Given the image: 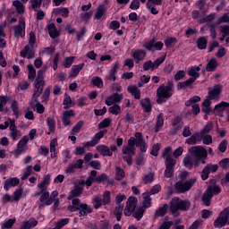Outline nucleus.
Masks as SVG:
<instances>
[{"mask_svg": "<svg viewBox=\"0 0 229 229\" xmlns=\"http://www.w3.org/2000/svg\"><path fill=\"white\" fill-rule=\"evenodd\" d=\"M173 96V83H169L168 85H161L157 89V105H162V103H165L167 99H169Z\"/></svg>", "mask_w": 229, "mask_h": 229, "instance_id": "f257e3e1", "label": "nucleus"}, {"mask_svg": "<svg viewBox=\"0 0 229 229\" xmlns=\"http://www.w3.org/2000/svg\"><path fill=\"white\" fill-rule=\"evenodd\" d=\"M217 194H221V187H219V185L211 184L208 186L201 198L203 205H206V207H210V199H212L214 196H217Z\"/></svg>", "mask_w": 229, "mask_h": 229, "instance_id": "f03ea898", "label": "nucleus"}, {"mask_svg": "<svg viewBox=\"0 0 229 229\" xmlns=\"http://www.w3.org/2000/svg\"><path fill=\"white\" fill-rule=\"evenodd\" d=\"M191 207L189 200H182L180 198L174 197L170 202V211L176 214L178 210H187Z\"/></svg>", "mask_w": 229, "mask_h": 229, "instance_id": "7ed1b4c3", "label": "nucleus"}, {"mask_svg": "<svg viewBox=\"0 0 229 229\" xmlns=\"http://www.w3.org/2000/svg\"><path fill=\"white\" fill-rule=\"evenodd\" d=\"M189 153L198 160L199 158H207L208 152L202 146H193L189 148Z\"/></svg>", "mask_w": 229, "mask_h": 229, "instance_id": "20e7f679", "label": "nucleus"}, {"mask_svg": "<svg viewBox=\"0 0 229 229\" xmlns=\"http://www.w3.org/2000/svg\"><path fill=\"white\" fill-rule=\"evenodd\" d=\"M44 71L39 70L38 71V75L36 78V84L34 88V96H40L42 92L44 91Z\"/></svg>", "mask_w": 229, "mask_h": 229, "instance_id": "39448f33", "label": "nucleus"}, {"mask_svg": "<svg viewBox=\"0 0 229 229\" xmlns=\"http://www.w3.org/2000/svg\"><path fill=\"white\" fill-rule=\"evenodd\" d=\"M228 217H229V207L225 208L219 215V216L215 220L214 226L215 228H223V226L226 225V223H228Z\"/></svg>", "mask_w": 229, "mask_h": 229, "instance_id": "423d86ee", "label": "nucleus"}, {"mask_svg": "<svg viewBox=\"0 0 229 229\" xmlns=\"http://www.w3.org/2000/svg\"><path fill=\"white\" fill-rule=\"evenodd\" d=\"M194 183H196V178H191L186 182H178L175 183V189L179 192H187L188 191H191V188L194 186Z\"/></svg>", "mask_w": 229, "mask_h": 229, "instance_id": "0eeeda50", "label": "nucleus"}, {"mask_svg": "<svg viewBox=\"0 0 229 229\" xmlns=\"http://www.w3.org/2000/svg\"><path fill=\"white\" fill-rule=\"evenodd\" d=\"M139 200L135 197H129L126 202V206L123 211L124 216H130L133 212H135V208H137V203Z\"/></svg>", "mask_w": 229, "mask_h": 229, "instance_id": "6e6552de", "label": "nucleus"}, {"mask_svg": "<svg viewBox=\"0 0 229 229\" xmlns=\"http://www.w3.org/2000/svg\"><path fill=\"white\" fill-rule=\"evenodd\" d=\"M171 147H166L162 153V157L163 158H165V167L174 168V165H176V161L173 158V156H171Z\"/></svg>", "mask_w": 229, "mask_h": 229, "instance_id": "1a4fd4ad", "label": "nucleus"}, {"mask_svg": "<svg viewBox=\"0 0 229 229\" xmlns=\"http://www.w3.org/2000/svg\"><path fill=\"white\" fill-rule=\"evenodd\" d=\"M123 160L131 165L133 164V157H135V147H123Z\"/></svg>", "mask_w": 229, "mask_h": 229, "instance_id": "9d476101", "label": "nucleus"}, {"mask_svg": "<svg viewBox=\"0 0 229 229\" xmlns=\"http://www.w3.org/2000/svg\"><path fill=\"white\" fill-rule=\"evenodd\" d=\"M30 141V138L28 136H24L17 144V148L14 151V155L19 157V155H22L25 151H28V142Z\"/></svg>", "mask_w": 229, "mask_h": 229, "instance_id": "9b49d317", "label": "nucleus"}, {"mask_svg": "<svg viewBox=\"0 0 229 229\" xmlns=\"http://www.w3.org/2000/svg\"><path fill=\"white\" fill-rule=\"evenodd\" d=\"M15 37H25L26 36V21L24 18L19 20V24L13 27Z\"/></svg>", "mask_w": 229, "mask_h": 229, "instance_id": "f8f14e48", "label": "nucleus"}, {"mask_svg": "<svg viewBox=\"0 0 229 229\" xmlns=\"http://www.w3.org/2000/svg\"><path fill=\"white\" fill-rule=\"evenodd\" d=\"M21 58H35V47L33 45H26L24 49L20 52Z\"/></svg>", "mask_w": 229, "mask_h": 229, "instance_id": "ddd939ff", "label": "nucleus"}, {"mask_svg": "<svg viewBox=\"0 0 229 229\" xmlns=\"http://www.w3.org/2000/svg\"><path fill=\"white\" fill-rule=\"evenodd\" d=\"M10 122V137L13 141L19 140V138L21 137V131L17 130V125H15V120L9 119Z\"/></svg>", "mask_w": 229, "mask_h": 229, "instance_id": "4468645a", "label": "nucleus"}, {"mask_svg": "<svg viewBox=\"0 0 229 229\" xmlns=\"http://www.w3.org/2000/svg\"><path fill=\"white\" fill-rule=\"evenodd\" d=\"M76 169H83V159L71 163L64 172L66 174H72V173H76Z\"/></svg>", "mask_w": 229, "mask_h": 229, "instance_id": "2eb2a0df", "label": "nucleus"}, {"mask_svg": "<svg viewBox=\"0 0 229 229\" xmlns=\"http://www.w3.org/2000/svg\"><path fill=\"white\" fill-rule=\"evenodd\" d=\"M221 90H223V86L221 84H216L213 88L209 89L208 98L211 99H217L219 98V94H221Z\"/></svg>", "mask_w": 229, "mask_h": 229, "instance_id": "dca6fc26", "label": "nucleus"}, {"mask_svg": "<svg viewBox=\"0 0 229 229\" xmlns=\"http://www.w3.org/2000/svg\"><path fill=\"white\" fill-rule=\"evenodd\" d=\"M134 139H135L136 146L140 148V151H142L143 153H146V151L148 150V147L146 146V141L142 137V133L136 132Z\"/></svg>", "mask_w": 229, "mask_h": 229, "instance_id": "f3484780", "label": "nucleus"}, {"mask_svg": "<svg viewBox=\"0 0 229 229\" xmlns=\"http://www.w3.org/2000/svg\"><path fill=\"white\" fill-rule=\"evenodd\" d=\"M123 98L124 97L123 96V94H118V93L112 94L106 98V105H107V106H112L114 103H121Z\"/></svg>", "mask_w": 229, "mask_h": 229, "instance_id": "a211bd4d", "label": "nucleus"}, {"mask_svg": "<svg viewBox=\"0 0 229 229\" xmlns=\"http://www.w3.org/2000/svg\"><path fill=\"white\" fill-rule=\"evenodd\" d=\"M71 117H74L73 110H67L64 112L62 121L64 126H71L72 124L71 122Z\"/></svg>", "mask_w": 229, "mask_h": 229, "instance_id": "6ab92c4d", "label": "nucleus"}, {"mask_svg": "<svg viewBox=\"0 0 229 229\" xmlns=\"http://www.w3.org/2000/svg\"><path fill=\"white\" fill-rule=\"evenodd\" d=\"M131 57L136 64H139V62H142L146 58V51L140 49L134 50L131 52Z\"/></svg>", "mask_w": 229, "mask_h": 229, "instance_id": "aec40b11", "label": "nucleus"}, {"mask_svg": "<svg viewBox=\"0 0 229 229\" xmlns=\"http://www.w3.org/2000/svg\"><path fill=\"white\" fill-rule=\"evenodd\" d=\"M203 136H201V132H196L186 140V144H189L190 146H194L195 144H198V142H201Z\"/></svg>", "mask_w": 229, "mask_h": 229, "instance_id": "412c9836", "label": "nucleus"}, {"mask_svg": "<svg viewBox=\"0 0 229 229\" xmlns=\"http://www.w3.org/2000/svg\"><path fill=\"white\" fill-rule=\"evenodd\" d=\"M95 182H97V183H107V185H114V180H110V178L108 177V175H106V174H101L100 175H98L95 178Z\"/></svg>", "mask_w": 229, "mask_h": 229, "instance_id": "4be33fe9", "label": "nucleus"}, {"mask_svg": "<svg viewBox=\"0 0 229 229\" xmlns=\"http://www.w3.org/2000/svg\"><path fill=\"white\" fill-rule=\"evenodd\" d=\"M19 183H21V181L17 177L8 179L4 182V191H8L11 187H16Z\"/></svg>", "mask_w": 229, "mask_h": 229, "instance_id": "5701e85b", "label": "nucleus"}, {"mask_svg": "<svg viewBox=\"0 0 229 229\" xmlns=\"http://www.w3.org/2000/svg\"><path fill=\"white\" fill-rule=\"evenodd\" d=\"M38 225V221L32 217L30 218L28 221L23 222L20 229H31L35 228V226H37Z\"/></svg>", "mask_w": 229, "mask_h": 229, "instance_id": "b1692460", "label": "nucleus"}, {"mask_svg": "<svg viewBox=\"0 0 229 229\" xmlns=\"http://www.w3.org/2000/svg\"><path fill=\"white\" fill-rule=\"evenodd\" d=\"M81 206H83V203H81L80 199H73L72 200V205L68 206V210H70V212H76V210H80L81 208Z\"/></svg>", "mask_w": 229, "mask_h": 229, "instance_id": "393cba45", "label": "nucleus"}, {"mask_svg": "<svg viewBox=\"0 0 229 229\" xmlns=\"http://www.w3.org/2000/svg\"><path fill=\"white\" fill-rule=\"evenodd\" d=\"M97 151L103 155V157H112L113 153L110 148L105 145L97 146Z\"/></svg>", "mask_w": 229, "mask_h": 229, "instance_id": "a878e982", "label": "nucleus"}, {"mask_svg": "<svg viewBox=\"0 0 229 229\" xmlns=\"http://www.w3.org/2000/svg\"><path fill=\"white\" fill-rule=\"evenodd\" d=\"M83 67H85V64L83 63L81 64L73 65L70 72V78H76V76L80 74V71H81Z\"/></svg>", "mask_w": 229, "mask_h": 229, "instance_id": "bb28decb", "label": "nucleus"}, {"mask_svg": "<svg viewBox=\"0 0 229 229\" xmlns=\"http://www.w3.org/2000/svg\"><path fill=\"white\" fill-rule=\"evenodd\" d=\"M48 33L51 38H57L60 36V32L56 30V26L54 23H51L47 26Z\"/></svg>", "mask_w": 229, "mask_h": 229, "instance_id": "cd10ccee", "label": "nucleus"}, {"mask_svg": "<svg viewBox=\"0 0 229 229\" xmlns=\"http://www.w3.org/2000/svg\"><path fill=\"white\" fill-rule=\"evenodd\" d=\"M169 206L167 204H164L163 207L158 208L155 212V217H164L167 214V209Z\"/></svg>", "mask_w": 229, "mask_h": 229, "instance_id": "c85d7f7f", "label": "nucleus"}, {"mask_svg": "<svg viewBox=\"0 0 229 229\" xmlns=\"http://www.w3.org/2000/svg\"><path fill=\"white\" fill-rule=\"evenodd\" d=\"M117 69H119V63H114L113 68L110 70L109 74L107 75V80H109V81H115V72H117Z\"/></svg>", "mask_w": 229, "mask_h": 229, "instance_id": "c756f323", "label": "nucleus"}, {"mask_svg": "<svg viewBox=\"0 0 229 229\" xmlns=\"http://www.w3.org/2000/svg\"><path fill=\"white\" fill-rule=\"evenodd\" d=\"M106 13V7H105L104 4H101L98 7L94 17L97 21H99V19H101V17H104Z\"/></svg>", "mask_w": 229, "mask_h": 229, "instance_id": "7c9ffc66", "label": "nucleus"}, {"mask_svg": "<svg viewBox=\"0 0 229 229\" xmlns=\"http://www.w3.org/2000/svg\"><path fill=\"white\" fill-rule=\"evenodd\" d=\"M51 182V175L47 174L44 176V180L43 182H41L38 187L40 189L41 192H44V191H46V187H47V185H49Z\"/></svg>", "mask_w": 229, "mask_h": 229, "instance_id": "2f4dec72", "label": "nucleus"}, {"mask_svg": "<svg viewBox=\"0 0 229 229\" xmlns=\"http://www.w3.org/2000/svg\"><path fill=\"white\" fill-rule=\"evenodd\" d=\"M106 133V131H100L97 134L94 135V137L91 140V146L94 147L101 139L105 137V134Z\"/></svg>", "mask_w": 229, "mask_h": 229, "instance_id": "473e14b6", "label": "nucleus"}, {"mask_svg": "<svg viewBox=\"0 0 229 229\" xmlns=\"http://www.w3.org/2000/svg\"><path fill=\"white\" fill-rule=\"evenodd\" d=\"M211 103L212 101L210 100V98H206L202 103V112H204V114H206L207 115H208V114L212 112V107H210Z\"/></svg>", "mask_w": 229, "mask_h": 229, "instance_id": "72a5a7b5", "label": "nucleus"}, {"mask_svg": "<svg viewBox=\"0 0 229 229\" xmlns=\"http://www.w3.org/2000/svg\"><path fill=\"white\" fill-rule=\"evenodd\" d=\"M140 105L143 110L147 112V114H149V112H151V101L149 100L148 98L141 99Z\"/></svg>", "mask_w": 229, "mask_h": 229, "instance_id": "f704fd0d", "label": "nucleus"}, {"mask_svg": "<svg viewBox=\"0 0 229 229\" xmlns=\"http://www.w3.org/2000/svg\"><path fill=\"white\" fill-rule=\"evenodd\" d=\"M56 146H58V140L53 139L50 142L51 158H56Z\"/></svg>", "mask_w": 229, "mask_h": 229, "instance_id": "c9c22d12", "label": "nucleus"}, {"mask_svg": "<svg viewBox=\"0 0 229 229\" xmlns=\"http://www.w3.org/2000/svg\"><path fill=\"white\" fill-rule=\"evenodd\" d=\"M216 69H217V60H216L215 58L209 61L208 60V64L206 67L208 72H212V71H216Z\"/></svg>", "mask_w": 229, "mask_h": 229, "instance_id": "e433bc0d", "label": "nucleus"}, {"mask_svg": "<svg viewBox=\"0 0 229 229\" xmlns=\"http://www.w3.org/2000/svg\"><path fill=\"white\" fill-rule=\"evenodd\" d=\"M199 71H200L199 66H192L191 69L188 70V74L191 78H195V80H198V78H199Z\"/></svg>", "mask_w": 229, "mask_h": 229, "instance_id": "4c0bfd02", "label": "nucleus"}, {"mask_svg": "<svg viewBox=\"0 0 229 229\" xmlns=\"http://www.w3.org/2000/svg\"><path fill=\"white\" fill-rule=\"evenodd\" d=\"M144 212H146V208H137L132 216L135 217V219H137V221H140V219H142V216H144Z\"/></svg>", "mask_w": 229, "mask_h": 229, "instance_id": "58836bf2", "label": "nucleus"}, {"mask_svg": "<svg viewBox=\"0 0 229 229\" xmlns=\"http://www.w3.org/2000/svg\"><path fill=\"white\" fill-rule=\"evenodd\" d=\"M212 130H214V124L212 123V122H208L200 131L201 137H205V135H207V133H210Z\"/></svg>", "mask_w": 229, "mask_h": 229, "instance_id": "ea45409f", "label": "nucleus"}, {"mask_svg": "<svg viewBox=\"0 0 229 229\" xmlns=\"http://www.w3.org/2000/svg\"><path fill=\"white\" fill-rule=\"evenodd\" d=\"M55 14L61 15V17L67 18L69 17V8L67 7L57 8L55 11Z\"/></svg>", "mask_w": 229, "mask_h": 229, "instance_id": "a19ab883", "label": "nucleus"}, {"mask_svg": "<svg viewBox=\"0 0 229 229\" xmlns=\"http://www.w3.org/2000/svg\"><path fill=\"white\" fill-rule=\"evenodd\" d=\"M128 92L134 96L135 99H140V89L137 86H131L128 88Z\"/></svg>", "mask_w": 229, "mask_h": 229, "instance_id": "79ce46f5", "label": "nucleus"}, {"mask_svg": "<svg viewBox=\"0 0 229 229\" xmlns=\"http://www.w3.org/2000/svg\"><path fill=\"white\" fill-rule=\"evenodd\" d=\"M124 210V206L117 205L114 209V216H116L117 221H121V217H123V211Z\"/></svg>", "mask_w": 229, "mask_h": 229, "instance_id": "37998d69", "label": "nucleus"}, {"mask_svg": "<svg viewBox=\"0 0 229 229\" xmlns=\"http://www.w3.org/2000/svg\"><path fill=\"white\" fill-rule=\"evenodd\" d=\"M183 165L185 167H188V169H192V165H194V160H192V156L187 155L183 158Z\"/></svg>", "mask_w": 229, "mask_h": 229, "instance_id": "c03bdc74", "label": "nucleus"}, {"mask_svg": "<svg viewBox=\"0 0 229 229\" xmlns=\"http://www.w3.org/2000/svg\"><path fill=\"white\" fill-rule=\"evenodd\" d=\"M13 5L15 7L17 13H24V4L21 1L15 0L13 2Z\"/></svg>", "mask_w": 229, "mask_h": 229, "instance_id": "a18cd8bd", "label": "nucleus"}, {"mask_svg": "<svg viewBox=\"0 0 229 229\" xmlns=\"http://www.w3.org/2000/svg\"><path fill=\"white\" fill-rule=\"evenodd\" d=\"M207 37H201L197 39V46L199 49H207Z\"/></svg>", "mask_w": 229, "mask_h": 229, "instance_id": "49530a36", "label": "nucleus"}, {"mask_svg": "<svg viewBox=\"0 0 229 229\" xmlns=\"http://www.w3.org/2000/svg\"><path fill=\"white\" fill-rule=\"evenodd\" d=\"M63 105L64 106V110H67V108H71V106H74L72 105V99H71V97L67 93L64 94V100Z\"/></svg>", "mask_w": 229, "mask_h": 229, "instance_id": "de8ad7c7", "label": "nucleus"}, {"mask_svg": "<svg viewBox=\"0 0 229 229\" xmlns=\"http://www.w3.org/2000/svg\"><path fill=\"white\" fill-rule=\"evenodd\" d=\"M143 208H149L151 207V198L149 193H143Z\"/></svg>", "mask_w": 229, "mask_h": 229, "instance_id": "09e8293b", "label": "nucleus"}, {"mask_svg": "<svg viewBox=\"0 0 229 229\" xmlns=\"http://www.w3.org/2000/svg\"><path fill=\"white\" fill-rule=\"evenodd\" d=\"M225 108H229V103L228 102H221L218 105L215 106V112H225Z\"/></svg>", "mask_w": 229, "mask_h": 229, "instance_id": "8fccbe9b", "label": "nucleus"}, {"mask_svg": "<svg viewBox=\"0 0 229 229\" xmlns=\"http://www.w3.org/2000/svg\"><path fill=\"white\" fill-rule=\"evenodd\" d=\"M80 210V216H87L88 214L92 213V208L87 204H82Z\"/></svg>", "mask_w": 229, "mask_h": 229, "instance_id": "3c124183", "label": "nucleus"}, {"mask_svg": "<svg viewBox=\"0 0 229 229\" xmlns=\"http://www.w3.org/2000/svg\"><path fill=\"white\" fill-rule=\"evenodd\" d=\"M108 112L113 114V115H119V114H121V106L117 104H114L109 107Z\"/></svg>", "mask_w": 229, "mask_h": 229, "instance_id": "603ef678", "label": "nucleus"}, {"mask_svg": "<svg viewBox=\"0 0 229 229\" xmlns=\"http://www.w3.org/2000/svg\"><path fill=\"white\" fill-rule=\"evenodd\" d=\"M24 192V189L19 188L13 194V201H19L22 197V193Z\"/></svg>", "mask_w": 229, "mask_h": 229, "instance_id": "864d4df0", "label": "nucleus"}, {"mask_svg": "<svg viewBox=\"0 0 229 229\" xmlns=\"http://www.w3.org/2000/svg\"><path fill=\"white\" fill-rule=\"evenodd\" d=\"M83 192V187L81 186H76L72 191H71V197L76 198L78 196H81V193Z\"/></svg>", "mask_w": 229, "mask_h": 229, "instance_id": "5fc2aeb1", "label": "nucleus"}, {"mask_svg": "<svg viewBox=\"0 0 229 229\" xmlns=\"http://www.w3.org/2000/svg\"><path fill=\"white\" fill-rule=\"evenodd\" d=\"M81 128H83V121H79L72 129V135H76V133H80Z\"/></svg>", "mask_w": 229, "mask_h": 229, "instance_id": "6e6d98bb", "label": "nucleus"}, {"mask_svg": "<svg viewBox=\"0 0 229 229\" xmlns=\"http://www.w3.org/2000/svg\"><path fill=\"white\" fill-rule=\"evenodd\" d=\"M101 199H102L103 205H110V203H111L110 191H106L103 193V196H102Z\"/></svg>", "mask_w": 229, "mask_h": 229, "instance_id": "4d7b16f0", "label": "nucleus"}, {"mask_svg": "<svg viewBox=\"0 0 229 229\" xmlns=\"http://www.w3.org/2000/svg\"><path fill=\"white\" fill-rule=\"evenodd\" d=\"M164 126V114H159L157 118L156 123V131H158V128H162Z\"/></svg>", "mask_w": 229, "mask_h": 229, "instance_id": "13d9d810", "label": "nucleus"}, {"mask_svg": "<svg viewBox=\"0 0 229 229\" xmlns=\"http://www.w3.org/2000/svg\"><path fill=\"white\" fill-rule=\"evenodd\" d=\"M176 42H178L176 38H168L165 39V45L168 49H171V47H174V44H176Z\"/></svg>", "mask_w": 229, "mask_h": 229, "instance_id": "bf43d9fd", "label": "nucleus"}, {"mask_svg": "<svg viewBox=\"0 0 229 229\" xmlns=\"http://www.w3.org/2000/svg\"><path fill=\"white\" fill-rule=\"evenodd\" d=\"M15 218H11L9 220H5V223L2 224V229H10L15 225Z\"/></svg>", "mask_w": 229, "mask_h": 229, "instance_id": "052dcab7", "label": "nucleus"}, {"mask_svg": "<svg viewBox=\"0 0 229 229\" xmlns=\"http://www.w3.org/2000/svg\"><path fill=\"white\" fill-rule=\"evenodd\" d=\"M115 171V180H123V178L126 176V174H124V170L123 168L116 166Z\"/></svg>", "mask_w": 229, "mask_h": 229, "instance_id": "680f3d73", "label": "nucleus"}, {"mask_svg": "<svg viewBox=\"0 0 229 229\" xmlns=\"http://www.w3.org/2000/svg\"><path fill=\"white\" fill-rule=\"evenodd\" d=\"M110 124H112V119L111 118H106L104 119L99 124H98V128L99 130L103 129V128H108V126H110Z\"/></svg>", "mask_w": 229, "mask_h": 229, "instance_id": "e2e57ef3", "label": "nucleus"}, {"mask_svg": "<svg viewBox=\"0 0 229 229\" xmlns=\"http://www.w3.org/2000/svg\"><path fill=\"white\" fill-rule=\"evenodd\" d=\"M199 101H201V98L199 96H194L185 102V106H191V105H194V103H199Z\"/></svg>", "mask_w": 229, "mask_h": 229, "instance_id": "0e129e2a", "label": "nucleus"}, {"mask_svg": "<svg viewBox=\"0 0 229 229\" xmlns=\"http://www.w3.org/2000/svg\"><path fill=\"white\" fill-rule=\"evenodd\" d=\"M155 71V66L153 65V61L148 60L143 64V71Z\"/></svg>", "mask_w": 229, "mask_h": 229, "instance_id": "69168bd1", "label": "nucleus"}, {"mask_svg": "<svg viewBox=\"0 0 229 229\" xmlns=\"http://www.w3.org/2000/svg\"><path fill=\"white\" fill-rule=\"evenodd\" d=\"M94 208L98 209L103 205V200L98 196L93 198Z\"/></svg>", "mask_w": 229, "mask_h": 229, "instance_id": "338daca9", "label": "nucleus"}, {"mask_svg": "<svg viewBox=\"0 0 229 229\" xmlns=\"http://www.w3.org/2000/svg\"><path fill=\"white\" fill-rule=\"evenodd\" d=\"M219 165L220 167H222V169H228L229 168V158L228 157H225L224 159H222L220 162H219Z\"/></svg>", "mask_w": 229, "mask_h": 229, "instance_id": "774afa93", "label": "nucleus"}]
</instances>
